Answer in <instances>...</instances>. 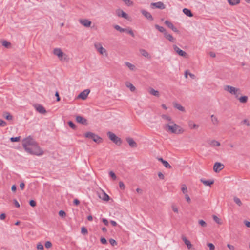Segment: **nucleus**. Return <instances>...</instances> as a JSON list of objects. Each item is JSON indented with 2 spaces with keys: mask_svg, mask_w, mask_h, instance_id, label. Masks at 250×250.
<instances>
[{
  "mask_svg": "<svg viewBox=\"0 0 250 250\" xmlns=\"http://www.w3.org/2000/svg\"><path fill=\"white\" fill-rule=\"evenodd\" d=\"M165 129L167 131L175 134H181L183 132V130L176 124H173V125H170L169 124H166Z\"/></svg>",
  "mask_w": 250,
  "mask_h": 250,
  "instance_id": "1",
  "label": "nucleus"
},
{
  "mask_svg": "<svg viewBox=\"0 0 250 250\" xmlns=\"http://www.w3.org/2000/svg\"><path fill=\"white\" fill-rule=\"evenodd\" d=\"M53 54L57 56L62 62L68 61L67 55L64 53L60 48H55L53 50Z\"/></svg>",
  "mask_w": 250,
  "mask_h": 250,
  "instance_id": "2",
  "label": "nucleus"
},
{
  "mask_svg": "<svg viewBox=\"0 0 250 250\" xmlns=\"http://www.w3.org/2000/svg\"><path fill=\"white\" fill-rule=\"evenodd\" d=\"M35 144V141L30 137L24 139L22 141V145L26 151H29L30 147Z\"/></svg>",
  "mask_w": 250,
  "mask_h": 250,
  "instance_id": "3",
  "label": "nucleus"
},
{
  "mask_svg": "<svg viewBox=\"0 0 250 250\" xmlns=\"http://www.w3.org/2000/svg\"><path fill=\"white\" fill-rule=\"evenodd\" d=\"M224 90L232 95H234L236 98H238L240 94V89L235 88L230 85H225Z\"/></svg>",
  "mask_w": 250,
  "mask_h": 250,
  "instance_id": "4",
  "label": "nucleus"
},
{
  "mask_svg": "<svg viewBox=\"0 0 250 250\" xmlns=\"http://www.w3.org/2000/svg\"><path fill=\"white\" fill-rule=\"evenodd\" d=\"M26 152L30 154L38 156L42 155L43 154V151L36 144L30 147V150H29V151H27Z\"/></svg>",
  "mask_w": 250,
  "mask_h": 250,
  "instance_id": "5",
  "label": "nucleus"
},
{
  "mask_svg": "<svg viewBox=\"0 0 250 250\" xmlns=\"http://www.w3.org/2000/svg\"><path fill=\"white\" fill-rule=\"evenodd\" d=\"M107 135L109 139L116 145L118 146L121 145L122 143L121 139L117 137L114 133L109 131L107 133Z\"/></svg>",
  "mask_w": 250,
  "mask_h": 250,
  "instance_id": "6",
  "label": "nucleus"
},
{
  "mask_svg": "<svg viewBox=\"0 0 250 250\" xmlns=\"http://www.w3.org/2000/svg\"><path fill=\"white\" fill-rule=\"evenodd\" d=\"M85 137L92 139L93 141L98 144L101 143L103 141V139L101 137L91 132L85 133Z\"/></svg>",
  "mask_w": 250,
  "mask_h": 250,
  "instance_id": "7",
  "label": "nucleus"
},
{
  "mask_svg": "<svg viewBox=\"0 0 250 250\" xmlns=\"http://www.w3.org/2000/svg\"><path fill=\"white\" fill-rule=\"evenodd\" d=\"M94 46L97 51L101 55L105 54V56H107V53L106 49L102 47L101 44L99 42H96L94 44Z\"/></svg>",
  "mask_w": 250,
  "mask_h": 250,
  "instance_id": "8",
  "label": "nucleus"
},
{
  "mask_svg": "<svg viewBox=\"0 0 250 250\" xmlns=\"http://www.w3.org/2000/svg\"><path fill=\"white\" fill-rule=\"evenodd\" d=\"M173 48L175 51L180 56L184 57L185 58L187 57L188 54L184 51L180 49L176 45H173Z\"/></svg>",
  "mask_w": 250,
  "mask_h": 250,
  "instance_id": "9",
  "label": "nucleus"
},
{
  "mask_svg": "<svg viewBox=\"0 0 250 250\" xmlns=\"http://www.w3.org/2000/svg\"><path fill=\"white\" fill-rule=\"evenodd\" d=\"M224 168V166L220 162H216L213 166V170L215 172H219Z\"/></svg>",
  "mask_w": 250,
  "mask_h": 250,
  "instance_id": "10",
  "label": "nucleus"
},
{
  "mask_svg": "<svg viewBox=\"0 0 250 250\" xmlns=\"http://www.w3.org/2000/svg\"><path fill=\"white\" fill-rule=\"evenodd\" d=\"M89 92L90 90L89 89H85L79 94L78 95V98L82 100H85L87 98Z\"/></svg>",
  "mask_w": 250,
  "mask_h": 250,
  "instance_id": "11",
  "label": "nucleus"
},
{
  "mask_svg": "<svg viewBox=\"0 0 250 250\" xmlns=\"http://www.w3.org/2000/svg\"><path fill=\"white\" fill-rule=\"evenodd\" d=\"M76 120L78 123H80L83 125H87V120L82 116L79 115L77 116L76 117Z\"/></svg>",
  "mask_w": 250,
  "mask_h": 250,
  "instance_id": "12",
  "label": "nucleus"
},
{
  "mask_svg": "<svg viewBox=\"0 0 250 250\" xmlns=\"http://www.w3.org/2000/svg\"><path fill=\"white\" fill-rule=\"evenodd\" d=\"M36 110L41 114H45L46 113V111L44 107L42 105L38 104H36L34 105Z\"/></svg>",
  "mask_w": 250,
  "mask_h": 250,
  "instance_id": "13",
  "label": "nucleus"
},
{
  "mask_svg": "<svg viewBox=\"0 0 250 250\" xmlns=\"http://www.w3.org/2000/svg\"><path fill=\"white\" fill-rule=\"evenodd\" d=\"M126 141L130 146L132 148H135L137 146V143L135 142V141L131 138L128 137L126 138Z\"/></svg>",
  "mask_w": 250,
  "mask_h": 250,
  "instance_id": "14",
  "label": "nucleus"
},
{
  "mask_svg": "<svg viewBox=\"0 0 250 250\" xmlns=\"http://www.w3.org/2000/svg\"><path fill=\"white\" fill-rule=\"evenodd\" d=\"M151 6L153 8H157L160 9H164L165 8V5L162 2H157L155 3H152Z\"/></svg>",
  "mask_w": 250,
  "mask_h": 250,
  "instance_id": "15",
  "label": "nucleus"
},
{
  "mask_svg": "<svg viewBox=\"0 0 250 250\" xmlns=\"http://www.w3.org/2000/svg\"><path fill=\"white\" fill-rule=\"evenodd\" d=\"M165 24L169 28H170L173 31L178 33L179 32V30L177 28L174 27L173 24L170 22L169 21L167 20L165 21Z\"/></svg>",
  "mask_w": 250,
  "mask_h": 250,
  "instance_id": "16",
  "label": "nucleus"
},
{
  "mask_svg": "<svg viewBox=\"0 0 250 250\" xmlns=\"http://www.w3.org/2000/svg\"><path fill=\"white\" fill-rule=\"evenodd\" d=\"M116 13L118 17H123L126 19H127L128 17V15L121 9H117L116 11Z\"/></svg>",
  "mask_w": 250,
  "mask_h": 250,
  "instance_id": "17",
  "label": "nucleus"
},
{
  "mask_svg": "<svg viewBox=\"0 0 250 250\" xmlns=\"http://www.w3.org/2000/svg\"><path fill=\"white\" fill-rule=\"evenodd\" d=\"M80 22L86 27H90L92 24L91 21L87 19H81Z\"/></svg>",
  "mask_w": 250,
  "mask_h": 250,
  "instance_id": "18",
  "label": "nucleus"
},
{
  "mask_svg": "<svg viewBox=\"0 0 250 250\" xmlns=\"http://www.w3.org/2000/svg\"><path fill=\"white\" fill-rule=\"evenodd\" d=\"M99 197L100 198L102 199L104 201H108L110 198L105 192L104 191H102L101 194H99Z\"/></svg>",
  "mask_w": 250,
  "mask_h": 250,
  "instance_id": "19",
  "label": "nucleus"
},
{
  "mask_svg": "<svg viewBox=\"0 0 250 250\" xmlns=\"http://www.w3.org/2000/svg\"><path fill=\"white\" fill-rule=\"evenodd\" d=\"M141 13L148 20H149L150 21H152L153 20V18L151 14L149 12L145 10H142L141 11Z\"/></svg>",
  "mask_w": 250,
  "mask_h": 250,
  "instance_id": "20",
  "label": "nucleus"
},
{
  "mask_svg": "<svg viewBox=\"0 0 250 250\" xmlns=\"http://www.w3.org/2000/svg\"><path fill=\"white\" fill-rule=\"evenodd\" d=\"M182 239L184 242L185 244L187 245L188 248L189 250L191 249L192 247V245L191 244L190 242L183 235L182 236Z\"/></svg>",
  "mask_w": 250,
  "mask_h": 250,
  "instance_id": "21",
  "label": "nucleus"
},
{
  "mask_svg": "<svg viewBox=\"0 0 250 250\" xmlns=\"http://www.w3.org/2000/svg\"><path fill=\"white\" fill-rule=\"evenodd\" d=\"M200 181L203 183L205 186H211V185L213 184L214 180H206L203 178L200 179Z\"/></svg>",
  "mask_w": 250,
  "mask_h": 250,
  "instance_id": "22",
  "label": "nucleus"
},
{
  "mask_svg": "<svg viewBox=\"0 0 250 250\" xmlns=\"http://www.w3.org/2000/svg\"><path fill=\"white\" fill-rule=\"evenodd\" d=\"M165 37L168 41L172 42H175V39L173 37V36L167 33V32L164 34Z\"/></svg>",
  "mask_w": 250,
  "mask_h": 250,
  "instance_id": "23",
  "label": "nucleus"
},
{
  "mask_svg": "<svg viewBox=\"0 0 250 250\" xmlns=\"http://www.w3.org/2000/svg\"><path fill=\"white\" fill-rule=\"evenodd\" d=\"M2 116L8 121H11L13 119V116L8 112H3Z\"/></svg>",
  "mask_w": 250,
  "mask_h": 250,
  "instance_id": "24",
  "label": "nucleus"
},
{
  "mask_svg": "<svg viewBox=\"0 0 250 250\" xmlns=\"http://www.w3.org/2000/svg\"><path fill=\"white\" fill-rule=\"evenodd\" d=\"M183 13L187 16L191 17L193 16L191 11L188 8H184L183 9Z\"/></svg>",
  "mask_w": 250,
  "mask_h": 250,
  "instance_id": "25",
  "label": "nucleus"
},
{
  "mask_svg": "<svg viewBox=\"0 0 250 250\" xmlns=\"http://www.w3.org/2000/svg\"><path fill=\"white\" fill-rule=\"evenodd\" d=\"M208 142V144L212 146H220V143L215 140H209Z\"/></svg>",
  "mask_w": 250,
  "mask_h": 250,
  "instance_id": "26",
  "label": "nucleus"
},
{
  "mask_svg": "<svg viewBox=\"0 0 250 250\" xmlns=\"http://www.w3.org/2000/svg\"><path fill=\"white\" fill-rule=\"evenodd\" d=\"M125 85L126 87L129 88L130 89V91L132 92H134L136 89L135 87L130 82H126L125 83Z\"/></svg>",
  "mask_w": 250,
  "mask_h": 250,
  "instance_id": "27",
  "label": "nucleus"
},
{
  "mask_svg": "<svg viewBox=\"0 0 250 250\" xmlns=\"http://www.w3.org/2000/svg\"><path fill=\"white\" fill-rule=\"evenodd\" d=\"M173 105L175 108H177L179 110L182 112L185 111V108L182 105H181L180 104L175 103L173 104Z\"/></svg>",
  "mask_w": 250,
  "mask_h": 250,
  "instance_id": "28",
  "label": "nucleus"
},
{
  "mask_svg": "<svg viewBox=\"0 0 250 250\" xmlns=\"http://www.w3.org/2000/svg\"><path fill=\"white\" fill-rule=\"evenodd\" d=\"M114 28L117 31L120 32H126L127 30V28H122L118 25H115L114 26Z\"/></svg>",
  "mask_w": 250,
  "mask_h": 250,
  "instance_id": "29",
  "label": "nucleus"
},
{
  "mask_svg": "<svg viewBox=\"0 0 250 250\" xmlns=\"http://www.w3.org/2000/svg\"><path fill=\"white\" fill-rule=\"evenodd\" d=\"M155 27L156 29H157L159 31H160L161 33H164L165 34V32H166V30L165 28H164L162 26H160L158 24H155Z\"/></svg>",
  "mask_w": 250,
  "mask_h": 250,
  "instance_id": "30",
  "label": "nucleus"
},
{
  "mask_svg": "<svg viewBox=\"0 0 250 250\" xmlns=\"http://www.w3.org/2000/svg\"><path fill=\"white\" fill-rule=\"evenodd\" d=\"M140 53L143 56H144L146 58H150V55H149V54L146 50H145L144 49L140 50Z\"/></svg>",
  "mask_w": 250,
  "mask_h": 250,
  "instance_id": "31",
  "label": "nucleus"
},
{
  "mask_svg": "<svg viewBox=\"0 0 250 250\" xmlns=\"http://www.w3.org/2000/svg\"><path fill=\"white\" fill-rule=\"evenodd\" d=\"M150 94H151L152 95H154L156 97H158L160 95L159 92L157 90H155V89L151 88L150 89L149 91Z\"/></svg>",
  "mask_w": 250,
  "mask_h": 250,
  "instance_id": "32",
  "label": "nucleus"
},
{
  "mask_svg": "<svg viewBox=\"0 0 250 250\" xmlns=\"http://www.w3.org/2000/svg\"><path fill=\"white\" fill-rule=\"evenodd\" d=\"M228 2L231 5H235L240 3V0H228Z\"/></svg>",
  "mask_w": 250,
  "mask_h": 250,
  "instance_id": "33",
  "label": "nucleus"
},
{
  "mask_svg": "<svg viewBox=\"0 0 250 250\" xmlns=\"http://www.w3.org/2000/svg\"><path fill=\"white\" fill-rule=\"evenodd\" d=\"M211 120L213 125H217L218 122L217 117L214 115L211 116Z\"/></svg>",
  "mask_w": 250,
  "mask_h": 250,
  "instance_id": "34",
  "label": "nucleus"
},
{
  "mask_svg": "<svg viewBox=\"0 0 250 250\" xmlns=\"http://www.w3.org/2000/svg\"><path fill=\"white\" fill-rule=\"evenodd\" d=\"M2 44L3 46L7 48H8L11 46V43L6 40H3L2 41Z\"/></svg>",
  "mask_w": 250,
  "mask_h": 250,
  "instance_id": "35",
  "label": "nucleus"
},
{
  "mask_svg": "<svg viewBox=\"0 0 250 250\" xmlns=\"http://www.w3.org/2000/svg\"><path fill=\"white\" fill-rule=\"evenodd\" d=\"M248 97L246 96H243L239 98V101L242 103H246L248 101Z\"/></svg>",
  "mask_w": 250,
  "mask_h": 250,
  "instance_id": "36",
  "label": "nucleus"
},
{
  "mask_svg": "<svg viewBox=\"0 0 250 250\" xmlns=\"http://www.w3.org/2000/svg\"><path fill=\"white\" fill-rule=\"evenodd\" d=\"M233 200L234 202L239 206H241L242 205V203L239 198L234 197Z\"/></svg>",
  "mask_w": 250,
  "mask_h": 250,
  "instance_id": "37",
  "label": "nucleus"
},
{
  "mask_svg": "<svg viewBox=\"0 0 250 250\" xmlns=\"http://www.w3.org/2000/svg\"><path fill=\"white\" fill-rule=\"evenodd\" d=\"M125 64L131 70H134V69L135 68V66L134 65L132 64L131 63H130L128 62H125Z\"/></svg>",
  "mask_w": 250,
  "mask_h": 250,
  "instance_id": "38",
  "label": "nucleus"
},
{
  "mask_svg": "<svg viewBox=\"0 0 250 250\" xmlns=\"http://www.w3.org/2000/svg\"><path fill=\"white\" fill-rule=\"evenodd\" d=\"M67 124L70 128H71L73 129H76V126L75 125V124L72 121H69L68 122Z\"/></svg>",
  "mask_w": 250,
  "mask_h": 250,
  "instance_id": "39",
  "label": "nucleus"
},
{
  "mask_svg": "<svg viewBox=\"0 0 250 250\" xmlns=\"http://www.w3.org/2000/svg\"><path fill=\"white\" fill-rule=\"evenodd\" d=\"M181 190H182V192L183 193V194H187V193L188 192V189H187V186H186V185L183 184L182 185Z\"/></svg>",
  "mask_w": 250,
  "mask_h": 250,
  "instance_id": "40",
  "label": "nucleus"
},
{
  "mask_svg": "<svg viewBox=\"0 0 250 250\" xmlns=\"http://www.w3.org/2000/svg\"><path fill=\"white\" fill-rule=\"evenodd\" d=\"M109 176L113 180H115L116 179H117V176L116 175V174H115V173L112 171H110L109 172Z\"/></svg>",
  "mask_w": 250,
  "mask_h": 250,
  "instance_id": "41",
  "label": "nucleus"
},
{
  "mask_svg": "<svg viewBox=\"0 0 250 250\" xmlns=\"http://www.w3.org/2000/svg\"><path fill=\"white\" fill-rule=\"evenodd\" d=\"M162 164L163 165L167 168L170 169L172 168V167L169 165V164L166 160L163 161Z\"/></svg>",
  "mask_w": 250,
  "mask_h": 250,
  "instance_id": "42",
  "label": "nucleus"
},
{
  "mask_svg": "<svg viewBox=\"0 0 250 250\" xmlns=\"http://www.w3.org/2000/svg\"><path fill=\"white\" fill-rule=\"evenodd\" d=\"M81 233L83 235H86L88 234L87 229L85 227H83L81 228Z\"/></svg>",
  "mask_w": 250,
  "mask_h": 250,
  "instance_id": "43",
  "label": "nucleus"
},
{
  "mask_svg": "<svg viewBox=\"0 0 250 250\" xmlns=\"http://www.w3.org/2000/svg\"><path fill=\"white\" fill-rule=\"evenodd\" d=\"M213 219L214 221L218 224H221V220L216 215H213Z\"/></svg>",
  "mask_w": 250,
  "mask_h": 250,
  "instance_id": "44",
  "label": "nucleus"
},
{
  "mask_svg": "<svg viewBox=\"0 0 250 250\" xmlns=\"http://www.w3.org/2000/svg\"><path fill=\"white\" fill-rule=\"evenodd\" d=\"M20 138H21L20 136L16 137H11L10 138V141L12 142H17L20 141Z\"/></svg>",
  "mask_w": 250,
  "mask_h": 250,
  "instance_id": "45",
  "label": "nucleus"
},
{
  "mask_svg": "<svg viewBox=\"0 0 250 250\" xmlns=\"http://www.w3.org/2000/svg\"><path fill=\"white\" fill-rule=\"evenodd\" d=\"M124 1L127 6H131L133 5V2L130 0H122Z\"/></svg>",
  "mask_w": 250,
  "mask_h": 250,
  "instance_id": "46",
  "label": "nucleus"
},
{
  "mask_svg": "<svg viewBox=\"0 0 250 250\" xmlns=\"http://www.w3.org/2000/svg\"><path fill=\"white\" fill-rule=\"evenodd\" d=\"M59 215L62 217H64L66 216V213L64 211L61 210L59 212Z\"/></svg>",
  "mask_w": 250,
  "mask_h": 250,
  "instance_id": "47",
  "label": "nucleus"
},
{
  "mask_svg": "<svg viewBox=\"0 0 250 250\" xmlns=\"http://www.w3.org/2000/svg\"><path fill=\"white\" fill-rule=\"evenodd\" d=\"M162 117L163 119L166 120L168 121H171V119L170 116H168L167 115L163 114L162 115Z\"/></svg>",
  "mask_w": 250,
  "mask_h": 250,
  "instance_id": "48",
  "label": "nucleus"
},
{
  "mask_svg": "<svg viewBox=\"0 0 250 250\" xmlns=\"http://www.w3.org/2000/svg\"><path fill=\"white\" fill-rule=\"evenodd\" d=\"M199 224L203 227H205L207 226V223L203 220H200L199 221Z\"/></svg>",
  "mask_w": 250,
  "mask_h": 250,
  "instance_id": "49",
  "label": "nucleus"
},
{
  "mask_svg": "<svg viewBox=\"0 0 250 250\" xmlns=\"http://www.w3.org/2000/svg\"><path fill=\"white\" fill-rule=\"evenodd\" d=\"M109 243L112 246H115L117 245V242L113 239H110Z\"/></svg>",
  "mask_w": 250,
  "mask_h": 250,
  "instance_id": "50",
  "label": "nucleus"
},
{
  "mask_svg": "<svg viewBox=\"0 0 250 250\" xmlns=\"http://www.w3.org/2000/svg\"><path fill=\"white\" fill-rule=\"evenodd\" d=\"M127 31H126L125 32L127 33L128 34H129L130 35H131L132 37H134L135 36V35L133 32V31L131 29H129V28H127Z\"/></svg>",
  "mask_w": 250,
  "mask_h": 250,
  "instance_id": "51",
  "label": "nucleus"
},
{
  "mask_svg": "<svg viewBox=\"0 0 250 250\" xmlns=\"http://www.w3.org/2000/svg\"><path fill=\"white\" fill-rule=\"evenodd\" d=\"M37 248L38 250H44L43 246L41 243H39L37 244Z\"/></svg>",
  "mask_w": 250,
  "mask_h": 250,
  "instance_id": "52",
  "label": "nucleus"
},
{
  "mask_svg": "<svg viewBox=\"0 0 250 250\" xmlns=\"http://www.w3.org/2000/svg\"><path fill=\"white\" fill-rule=\"evenodd\" d=\"M29 205L32 207H35L36 206L37 204H36V202L35 201V200H31L30 201H29Z\"/></svg>",
  "mask_w": 250,
  "mask_h": 250,
  "instance_id": "53",
  "label": "nucleus"
},
{
  "mask_svg": "<svg viewBox=\"0 0 250 250\" xmlns=\"http://www.w3.org/2000/svg\"><path fill=\"white\" fill-rule=\"evenodd\" d=\"M207 246L209 247L210 250H214L215 249V246L212 243H208L207 244Z\"/></svg>",
  "mask_w": 250,
  "mask_h": 250,
  "instance_id": "54",
  "label": "nucleus"
},
{
  "mask_svg": "<svg viewBox=\"0 0 250 250\" xmlns=\"http://www.w3.org/2000/svg\"><path fill=\"white\" fill-rule=\"evenodd\" d=\"M119 187L120 188L122 189V190H124L125 188V184H124V183L122 181H120L119 183Z\"/></svg>",
  "mask_w": 250,
  "mask_h": 250,
  "instance_id": "55",
  "label": "nucleus"
},
{
  "mask_svg": "<svg viewBox=\"0 0 250 250\" xmlns=\"http://www.w3.org/2000/svg\"><path fill=\"white\" fill-rule=\"evenodd\" d=\"M7 125V123L4 120L0 119V126L4 127Z\"/></svg>",
  "mask_w": 250,
  "mask_h": 250,
  "instance_id": "56",
  "label": "nucleus"
},
{
  "mask_svg": "<svg viewBox=\"0 0 250 250\" xmlns=\"http://www.w3.org/2000/svg\"><path fill=\"white\" fill-rule=\"evenodd\" d=\"M52 244L50 241H46L45 243V247L46 248H50L52 247Z\"/></svg>",
  "mask_w": 250,
  "mask_h": 250,
  "instance_id": "57",
  "label": "nucleus"
},
{
  "mask_svg": "<svg viewBox=\"0 0 250 250\" xmlns=\"http://www.w3.org/2000/svg\"><path fill=\"white\" fill-rule=\"evenodd\" d=\"M189 125L191 128H195L199 126L198 125H196L195 124H192L191 122L189 123Z\"/></svg>",
  "mask_w": 250,
  "mask_h": 250,
  "instance_id": "58",
  "label": "nucleus"
},
{
  "mask_svg": "<svg viewBox=\"0 0 250 250\" xmlns=\"http://www.w3.org/2000/svg\"><path fill=\"white\" fill-rule=\"evenodd\" d=\"M101 243L103 244H107V242L106 239L104 237H102L100 239Z\"/></svg>",
  "mask_w": 250,
  "mask_h": 250,
  "instance_id": "59",
  "label": "nucleus"
},
{
  "mask_svg": "<svg viewBox=\"0 0 250 250\" xmlns=\"http://www.w3.org/2000/svg\"><path fill=\"white\" fill-rule=\"evenodd\" d=\"M241 123L243 124H246L248 126L250 125V124L247 119H244L242 121Z\"/></svg>",
  "mask_w": 250,
  "mask_h": 250,
  "instance_id": "60",
  "label": "nucleus"
},
{
  "mask_svg": "<svg viewBox=\"0 0 250 250\" xmlns=\"http://www.w3.org/2000/svg\"><path fill=\"white\" fill-rule=\"evenodd\" d=\"M158 177L160 179H164L165 176L161 172H159L158 174Z\"/></svg>",
  "mask_w": 250,
  "mask_h": 250,
  "instance_id": "61",
  "label": "nucleus"
},
{
  "mask_svg": "<svg viewBox=\"0 0 250 250\" xmlns=\"http://www.w3.org/2000/svg\"><path fill=\"white\" fill-rule=\"evenodd\" d=\"M73 203L74 205L78 206L80 204V202L78 199H75L73 201Z\"/></svg>",
  "mask_w": 250,
  "mask_h": 250,
  "instance_id": "62",
  "label": "nucleus"
},
{
  "mask_svg": "<svg viewBox=\"0 0 250 250\" xmlns=\"http://www.w3.org/2000/svg\"><path fill=\"white\" fill-rule=\"evenodd\" d=\"M55 96L57 98V101H60V100H61V98L59 96V92L58 91H56V93H55Z\"/></svg>",
  "mask_w": 250,
  "mask_h": 250,
  "instance_id": "63",
  "label": "nucleus"
},
{
  "mask_svg": "<svg viewBox=\"0 0 250 250\" xmlns=\"http://www.w3.org/2000/svg\"><path fill=\"white\" fill-rule=\"evenodd\" d=\"M185 198L186 199V201L188 203H189L191 202L190 198L189 196L187 194H185Z\"/></svg>",
  "mask_w": 250,
  "mask_h": 250,
  "instance_id": "64",
  "label": "nucleus"
}]
</instances>
